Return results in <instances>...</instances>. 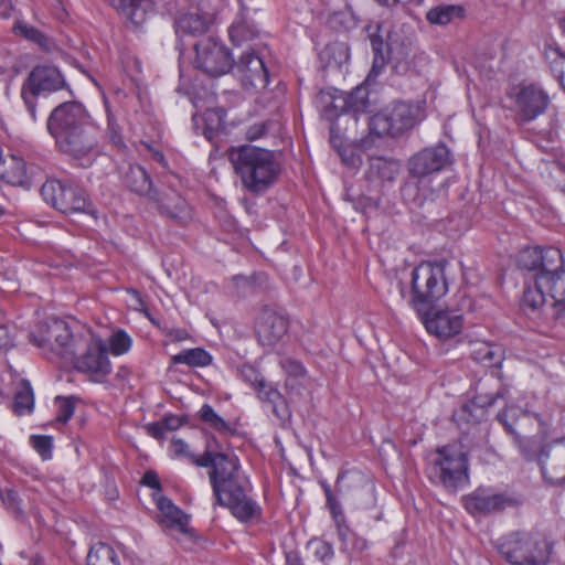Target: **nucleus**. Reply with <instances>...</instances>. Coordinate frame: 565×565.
<instances>
[{
    "label": "nucleus",
    "mask_w": 565,
    "mask_h": 565,
    "mask_svg": "<svg viewBox=\"0 0 565 565\" xmlns=\"http://www.w3.org/2000/svg\"><path fill=\"white\" fill-rule=\"evenodd\" d=\"M541 434L542 436L540 438L534 435L530 437L513 439L521 456L526 461L536 460L539 462L540 451L544 448V446L541 445V441L545 438V431Z\"/></svg>",
    "instance_id": "obj_44"
},
{
    "label": "nucleus",
    "mask_w": 565,
    "mask_h": 565,
    "mask_svg": "<svg viewBox=\"0 0 565 565\" xmlns=\"http://www.w3.org/2000/svg\"><path fill=\"white\" fill-rule=\"evenodd\" d=\"M86 562L87 565H120L116 551L104 542L90 546Z\"/></svg>",
    "instance_id": "obj_38"
},
{
    "label": "nucleus",
    "mask_w": 565,
    "mask_h": 565,
    "mask_svg": "<svg viewBox=\"0 0 565 565\" xmlns=\"http://www.w3.org/2000/svg\"><path fill=\"white\" fill-rule=\"evenodd\" d=\"M369 107L367 89L358 87L351 93V104L340 113V116L333 122H341L343 134H348L355 139L360 117L366 114Z\"/></svg>",
    "instance_id": "obj_23"
},
{
    "label": "nucleus",
    "mask_w": 565,
    "mask_h": 565,
    "mask_svg": "<svg viewBox=\"0 0 565 565\" xmlns=\"http://www.w3.org/2000/svg\"><path fill=\"white\" fill-rule=\"evenodd\" d=\"M34 407V395L31 384L28 380H22L14 394L13 411L17 415L31 413Z\"/></svg>",
    "instance_id": "obj_42"
},
{
    "label": "nucleus",
    "mask_w": 565,
    "mask_h": 565,
    "mask_svg": "<svg viewBox=\"0 0 565 565\" xmlns=\"http://www.w3.org/2000/svg\"><path fill=\"white\" fill-rule=\"evenodd\" d=\"M425 118L420 103L393 102L381 111L367 118L370 132L377 137L396 138L412 130Z\"/></svg>",
    "instance_id": "obj_6"
},
{
    "label": "nucleus",
    "mask_w": 565,
    "mask_h": 565,
    "mask_svg": "<svg viewBox=\"0 0 565 565\" xmlns=\"http://www.w3.org/2000/svg\"><path fill=\"white\" fill-rule=\"evenodd\" d=\"M487 408L488 407L472 405L471 399L469 404H465L458 412L454 414V418L460 428H462L463 424L467 426L476 425L486 417Z\"/></svg>",
    "instance_id": "obj_45"
},
{
    "label": "nucleus",
    "mask_w": 565,
    "mask_h": 565,
    "mask_svg": "<svg viewBox=\"0 0 565 565\" xmlns=\"http://www.w3.org/2000/svg\"><path fill=\"white\" fill-rule=\"evenodd\" d=\"M273 396L276 398L275 402H271V411L274 415L278 418L281 424L287 423L291 413L289 411L288 404L284 396L280 393H273Z\"/></svg>",
    "instance_id": "obj_52"
},
{
    "label": "nucleus",
    "mask_w": 565,
    "mask_h": 565,
    "mask_svg": "<svg viewBox=\"0 0 565 565\" xmlns=\"http://www.w3.org/2000/svg\"><path fill=\"white\" fill-rule=\"evenodd\" d=\"M340 541L342 542L345 550L351 551L352 554L360 555L362 554L366 547L367 542L365 539L358 536L353 533L349 525L347 524V533L345 536L339 535Z\"/></svg>",
    "instance_id": "obj_49"
},
{
    "label": "nucleus",
    "mask_w": 565,
    "mask_h": 565,
    "mask_svg": "<svg viewBox=\"0 0 565 565\" xmlns=\"http://www.w3.org/2000/svg\"><path fill=\"white\" fill-rule=\"evenodd\" d=\"M147 434L158 440L164 438L167 434V429L162 423V420L150 423L146 426Z\"/></svg>",
    "instance_id": "obj_63"
},
{
    "label": "nucleus",
    "mask_w": 565,
    "mask_h": 565,
    "mask_svg": "<svg viewBox=\"0 0 565 565\" xmlns=\"http://www.w3.org/2000/svg\"><path fill=\"white\" fill-rule=\"evenodd\" d=\"M0 170L1 179L13 186L30 189L32 185L33 167L28 168L25 161L17 156H11L9 160H2Z\"/></svg>",
    "instance_id": "obj_28"
},
{
    "label": "nucleus",
    "mask_w": 565,
    "mask_h": 565,
    "mask_svg": "<svg viewBox=\"0 0 565 565\" xmlns=\"http://www.w3.org/2000/svg\"><path fill=\"white\" fill-rule=\"evenodd\" d=\"M227 159L242 189L254 196L263 195L274 186L281 172L274 151L252 145L231 147Z\"/></svg>",
    "instance_id": "obj_2"
},
{
    "label": "nucleus",
    "mask_w": 565,
    "mask_h": 565,
    "mask_svg": "<svg viewBox=\"0 0 565 565\" xmlns=\"http://www.w3.org/2000/svg\"><path fill=\"white\" fill-rule=\"evenodd\" d=\"M425 472L431 483L457 491L469 483L468 454L456 441L437 447L428 457Z\"/></svg>",
    "instance_id": "obj_4"
},
{
    "label": "nucleus",
    "mask_w": 565,
    "mask_h": 565,
    "mask_svg": "<svg viewBox=\"0 0 565 565\" xmlns=\"http://www.w3.org/2000/svg\"><path fill=\"white\" fill-rule=\"evenodd\" d=\"M195 65L210 76L217 77L231 72L234 57L226 46L209 38L198 42Z\"/></svg>",
    "instance_id": "obj_15"
},
{
    "label": "nucleus",
    "mask_w": 565,
    "mask_h": 565,
    "mask_svg": "<svg viewBox=\"0 0 565 565\" xmlns=\"http://www.w3.org/2000/svg\"><path fill=\"white\" fill-rule=\"evenodd\" d=\"M280 364L284 371L294 377H301L306 373L305 366L297 360L284 359Z\"/></svg>",
    "instance_id": "obj_56"
},
{
    "label": "nucleus",
    "mask_w": 565,
    "mask_h": 565,
    "mask_svg": "<svg viewBox=\"0 0 565 565\" xmlns=\"http://www.w3.org/2000/svg\"><path fill=\"white\" fill-rule=\"evenodd\" d=\"M231 72L246 89L262 90L269 84V70L254 49L243 52L237 61L234 60Z\"/></svg>",
    "instance_id": "obj_16"
},
{
    "label": "nucleus",
    "mask_w": 565,
    "mask_h": 565,
    "mask_svg": "<svg viewBox=\"0 0 565 565\" xmlns=\"http://www.w3.org/2000/svg\"><path fill=\"white\" fill-rule=\"evenodd\" d=\"M117 13L125 19L126 25L139 29L154 13V2L151 0H105Z\"/></svg>",
    "instance_id": "obj_25"
},
{
    "label": "nucleus",
    "mask_w": 565,
    "mask_h": 565,
    "mask_svg": "<svg viewBox=\"0 0 565 565\" xmlns=\"http://www.w3.org/2000/svg\"><path fill=\"white\" fill-rule=\"evenodd\" d=\"M370 41L374 58L369 76H377L388 61L390 49L379 34H371Z\"/></svg>",
    "instance_id": "obj_43"
},
{
    "label": "nucleus",
    "mask_w": 565,
    "mask_h": 565,
    "mask_svg": "<svg viewBox=\"0 0 565 565\" xmlns=\"http://www.w3.org/2000/svg\"><path fill=\"white\" fill-rule=\"evenodd\" d=\"M409 303L417 315H426L448 290L444 266L422 263L412 270Z\"/></svg>",
    "instance_id": "obj_7"
},
{
    "label": "nucleus",
    "mask_w": 565,
    "mask_h": 565,
    "mask_svg": "<svg viewBox=\"0 0 565 565\" xmlns=\"http://www.w3.org/2000/svg\"><path fill=\"white\" fill-rule=\"evenodd\" d=\"M508 390L493 375L481 377L475 385L472 405L491 407L498 398H505Z\"/></svg>",
    "instance_id": "obj_29"
},
{
    "label": "nucleus",
    "mask_w": 565,
    "mask_h": 565,
    "mask_svg": "<svg viewBox=\"0 0 565 565\" xmlns=\"http://www.w3.org/2000/svg\"><path fill=\"white\" fill-rule=\"evenodd\" d=\"M212 355L202 348L186 349L171 358L172 364H186L192 367H203L212 363Z\"/></svg>",
    "instance_id": "obj_40"
},
{
    "label": "nucleus",
    "mask_w": 565,
    "mask_h": 565,
    "mask_svg": "<svg viewBox=\"0 0 565 565\" xmlns=\"http://www.w3.org/2000/svg\"><path fill=\"white\" fill-rule=\"evenodd\" d=\"M149 201L157 205L160 214L170 218H183L188 209L185 200L172 188L168 190L154 189Z\"/></svg>",
    "instance_id": "obj_27"
},
{
    "label": "nucleus",
    "mask_w": 565,
    "mask_h": 565,
    "mask_svg": "<svg viewBox=\"0 0 565 565\" xmlns=\"http://www.w3.org/2000/svg\"><path fill=\"white\" fill-rule=\"evenodd\" d=\"M426 330L439 340H448L460 334L463 328L462 316L451 311L427 310L426 315H418Z\"/></svg>",
    "instance_id": "obj_22"
},
{
    "label": "nucleus",
    "mask_w": 565,
    "mask_h": 565,
    "mask_svg": "<svg viewBox=\"0 0 565 565\" xmlns=\"http://www.w3.org/2000/svg\"><path fill=\"white\" fill-rule=\"evenodd\" d=\"M141 484L154 490H161V483L158 473L154 470H147L143 473Z\"/></svg>",
    "instance_id": "obj_64"
},
{
    "label": "nucleus",
    "mask_w": 565,
    "mask_h": 565,
    "mask_svg": "<svg viewBox=\"0 0 565 565\" xmlns=\"http://www.w3.org/2000/svg\"><path fill=\"white\" fill-rule=\"evenodd\" d=\"M62 89H70V85L57 66L44 63L35 65L30 71L21 86V98L32 120L38 119L39 96H46Z\"/></svg>",
    "instance_id": "obj_9"
},
{
    "label": "nucleus",
    "mask_w": 565,
    "mask_h": 565,
    "mask_svg": "<svg viewBox=\"0 0 565 565\" xmlns=\"http://www.w3.org/2000/svg\"><path fill=\"white\" fill-rule=\"evenodd\" d=\"M157 507L162 515L161 523L170 527H178L182 533H188L189 516L169 498L160 495L157 499Z\"/></svg>",
    "instance_id": "obj_32"
},
{
    "label": "nucleus",
    "mask_w": 565,
    "mask_h": 565,
    "mask_svg": "<svg viewBox=\"0 0 565 565\" xmlns=\"http://www.w3.org/2000/svg\"><path fill=\"white\" fill-rule=\"evenodd\" d=\"M497 548L511 565H546L553 543L539 532L515 531L500 539Z\"/></svg>",
    "instance_id": "obj_5"
},
{
    "label": "nucleus",
    "mask_w": 565,
    "mask_h": 565,
    "mask_svg": "<svg viewBox=\"0 0 565 565\" xmlns=\"http://www.w3.org/2000/svg\"><path fill=\"white\" fill-rule=\"evenodd\" d=\"M539 465L547 483L558 486L565 482V437L544 446L540 451Z\"/></svg>",
    "instance_id": "obj_21"
},
{
    "label": "nucleus",
    "mask_w": 565,
    "mask_h": 565,
    "mask_svg": "<svg viewBox=\"0 0 565 565\" xmlns=\"http://www.w3.org/2000/svg\"><path fill=\"white\" fill-rule=\"evenodd\" d=\"M198 417L204 425L221 435H234L236 433L207 403L202 405L198 412Z\"/></svg>",
    "instance_id": "obj_39"
},
{
    "label": "nucleus",
    "mask_w": 565,
    "mask_h": 565,
    "mask_svg": "<svg viewBox=\"0 0 565 565\" xmlns=\"http://www.w3.org/2000/svg\"><path fill=\"white\" fill-rule=\"evenodd\" d=\"M174 28L177 34L196 36L207 31L209 23L201 14L188 12L175 19Z\"/></svg>",
    "instance_id": "obj_34"
},
{
    "label": "nucleus",
    "mask_w": 565,
    "mask_h": 565,
    "mask_svg": "<svg viewBox=\"0 0 565 565\" xmlns=\"http://www.w3.org/2000/svg\"><path fill=\"white\" fill-rule=\"evenodd\" d=\"M131 347V338L124 331L118 330L109 338V350L114 355L126 353Z\"/></svg>",
    "instance_id": "obj_51"
},
{
    "label": "nucleus",
    "mask_w": 565,
    "mask_h": 565,
    "mask_svg": "<svg viewBox=\"0 0 565 565\" xmlns=\"http://www.w3.org/2000/svg\"><path fill=\"white\" fill-rule=\"evenodd\" d=\"M0 500L6 510L15 519H20L24 515L23 509L21 507L22 500L15 490L10 488L2 490Z\"/></svg>",
    "instance_id": "obj_47"
},
{
    "label": "nucleus",
    "mask_w": 565,
    "mask_h": 565,
    "mask_svg": "<svg viewBox=\"0 0 565 565\" xmlns=\"http://www.w3.org/2000/svg\"><path fill=\"white\" fill-rule=\"evenodd\" d=\"M470 358L487 367H494L501 365L503 351L497 344L477 341L470 343Z\"/></svg>",
    "instance_id": "obj_33"
},
{
    "label": "nucleus",
    "mask_w": 565,
    "mask_h": 565,
    "mask_svg": "<svg viewBox=\"0 0 565 565\" xmlns=\"http://www.w3.org/2000/svg\"><path fill=\"white\" fill-rule=\"evenodd\" d=\"M122 182L129 191L148 200L154 191L149 173L139 164H129L122 174Z\"/></svg>",
    "instance_id": "obj_30"
},
{
    "label": "nucleus",
    "mask_w": 565,
    "mask_h": 565,
    "mask_svg": "<svg viewBox=\"0 0 565 565\" xmlns=\"http://www.w3.org/2000/svg\"><path fill=\"white\" fill-rule=\"evenodd\" d=\"M242 377L252 384V386L255 388V386L264 380V377L258 373V371L248 365L244 366L241 371Z\"/></svg>",
    "instance_id": "obj_60"
},
{
    "label": "nucleus",
    "mask_w": 565,
    "mask_h": 565,
    "mask_svg": "<svg viewBox=\"0 0 565 565\" xmlns=\"http://www.w3.org/2000/svg\"><path fill=\"white\" fill-rule=\"evenodd\" d=\"M452 163L454 156L444 142L415 152L406 162L407 179L401 188L403 200L415 207L423 206L433 195V178Z\"/></svg>",
    "instance_id": "obj_3"
},
{
    "label": "nucleus",
    "mask_w": 565,
    "mask_h": 565,
    "mask_svg": "<svg viewBox=\"0 0 565 565\" xmlns=\"http://www.w3.org/2000/svg\"><path fill=\"white\" fill-rule=\"evenodd\" d=\"M56 403L58 405V414L56 416V420L60 423H67L74 414L75 409V401L74 397H56Z\"/></svg>",
    "instance_id": "obj_53"
},
{
    "label": "nucleus",
    "mask_w": 565,
    "mask_h": 565,
    "mask_svg": "<svg viewBox=\"0 0 565 565\" xmlns=\"http://www.w3.org/2000/svg\"><path fill=\"white\" fill-rule=\"evenodd\" d=\"M337 152L339 153L342 162L349 167H355L358 161H360L359 156H356L348 145Z\"/></svg>",
    "instance_id": "obj_62"
},
{
    "label": "nucleus",
    "mask_w": 565,
    "mask_h": 565,
    "mask_svg": "<svg viewBox=\"0 0 565 565\" xmlns=\"http://www.w3.org/2000/svg\"><path fill=\"white\" fill-rule=\"evenodd\" d=\"M71 361L77 371L89 374L96 382H103L111 372L108 349L102 339H90L85 353Z\"/></svg>",
    "instance_id": "obj_19"
},
{
    "label": "nucleus",
    "mask_w": 565,
    "mask_h": 565,
    "mask_svg": "<svg viewBox=\"0 0 565 565\" xmlns=\"http://www.w3.org/2000/svg\"><path fill=\"white\" fill-rule=\"evenodd\" d=\"M495 419L503 426L504 431L513 439L533 436L535 428L544 433V422L536 413L523 411L514 404L505 405L497 415Z\"/></svg>",
    "instance_id": "obj_17"
},
{
    "label": "nucleus",
    "mask_w": 565,
    "mask_h": 565,
    "mask_svg": "<svg viewBox=\"0 0 565 565\" xmlns=\"http://www.w3.org/2000/svg\"><path fill=\"white\" fill-rule=\"evenodd\" d=\"M514 104V121L518 125H526L545 114L551 98L540 85L521 83L514 87L511 95Z\"/></svg>",
    "instance_id": "obj_12"
},
{
    "label": "nucleus",
    "mask_w": 565,
    "mask_h": 565,
    "mask_svg": "<svg viewBox=\"0 0 565 565\" xmlns=\"http://www.w3.org/2000/svg\"><path fill=\"white\" fill-rule=\"evenodd\" d=\"M30 444L43 460L52 458L53 438L47 435H32Z\"/></svg>",
    "instance_id": "obj_50"
},
{
    "label": "nucleus",
    "mask_w": 565,
    "mask_h": 565,
    "mask_svg": "<svg viewBox=\"0 0 565 565\" xmlns=\"http://www.w3.org/2000/svg\"><path fill=\"white\" fill-rule=\"evenodd\" d=\"M107 137L116 148L124 149L126 147L120 131V127L109 114L107 125Z\"/></svg>",
    "instance_id": "obj_55"
},
{
    "label": "nucleus",
    "mask_w": 565,
    "mask_h": 565,
    "mask_svg": "<svg viewBox=\"0 0 565 565\" xmlns=\"http://www.w3.org/2000/svg\"><path fill=\"white\" fill-rule=\"evenodd\" d=\"M46 129L57 151L87 168L99 156L98 140L89 126L85 106L76 100L57 105L47 117Z\"/></svg>",
    "instance_id": "obj_1"
},
{
    "label": "nucleus",
    "mask_w": 565,
    "mask_h": 565,
    "mask_svg": "<svg viewBox=\"0 0 565 565\" xmlns=\"http://www.w3.org/2000/svg\"><path fill=\"white\" fill-rule=\"evenodd\" d=\"M466 15L467 11L463 6L441 3L431 7L425 18L431 25L446 26L465 20Z\"/></svg>",
    "instance_id": "obj_31"
},
{
    "label": "nucleus",
    "mask_w": 565,
    "mask_h": 565,
    "mask_svg": "<svg viewBox=\"0 0 565 565\" xmlns=\"http://www.w3.org/2000/svg\"><path fill=\"white\" fill-rule=\"evenodd\" d=\"M13 32L21 38L35 43L44 51L51 50L52 41L42 31L24 21H17L13 26Z\"/></svg>",
    "instance_id": "obj_41"
},
{
    "label": "nucleus",
    "mask_w": 565,
    "mask_h": 565,
    "mask_svg": "<svg viewBox=\"0 0 565 565\" xmlns=\"http://www.w3.org/2000/svg\"><path fill=\"white\" fill-rule=\"evenodd\" d=\"M330 145L337 151L345 147V140L353 139L350 135L343 134L341 122H330Z\"/></svg>",
    "instance_id": "obj_54"
},
{
    "label": "nucleus",
    "mask_w": 565,
    "mask_h": 565,
    "mask_svg": "<svg viewBox=\"0 0 565 565\" xmlns=\"http://www.w3.org/2000/svg\"><path fill=\"white\" fill-rule=\"evenodd\" d=\"M239 468L238 458L234 455L226 454L216 457V462L209 472L216 503H223L222 491L247 480V477L241 473Z\"/></svg>",
    "instance_id": "obj_20"
},
{
    "label": "nucleus",
    "mask_w": 565,
    "mask_h": 565,
    "mask_svg": "<svg viewBox=\"0 0 565 565\" xmlns=\"http://www.w3.org/2000/svg\"><path fill=\"white\" fill-rule=\"evenodd\" d=\"M289 329V317L284 310L264 306L260 308L254 324L258 343L265 348H274L282 341Z\"/></svg>",
    "instance_id": "obj_13"
},
{
    "label": "nucleus",
    "mask_w": 565,
    "mask_h": 565,
    "mask_svg": "<svg viewBox=\"0 0 565 565\" xmlns=\"http://www.w3.org/2000/svg\"><path fill=\"white\" fill-rule=\"evenodd\" d=\"M399 172V164L395 160H388L382 157L370 160L369 175L383 183H393Z\"/></svg>",
    "instance_id": "obj_35"
},
{
    "label": "nucleus",
    "mask_w": 565,
    "mask_h": 565,
    "mask_svg": "<svg viewBox=\"0 0 565 565\" xmlns=\"http://www.w3.org/2000/svg\"><path fill=\"white\" fill-rule=\"evenodd\" d=\"M31 342L42 349L49 360H74L78 347L68 324L58 318L40 322L31 334Z\"/></svg>",
    "instance_id": "obj_8"
},
{
    "label": "nucleus",
    "mask_w": 565,
    "mask_h": 565,
    "mask_svg": "<svg viewBox=\"0 0 565 565\" xmlns=\"http://www.w3.org/2000/svg\"><path fill=\"white\" fill-rule=\"evenodd\" d=\"M228 34L232 43L241 46L243 43L255 39L258 35V29L253 21L242 15L233 22Z\"/></svg>",
    "instance_id": "obj_37"
},
{
    "label": "nucleus",
    "mask_w": 565,
    "mask_h": 565,
    "mask_svg": "<svg viewBox=\"0 0 565 565\" xmlns=\"http://www.w3.org/2000/svg\"><path fill=\"white\" fill-rule=\"evenodd\" d=\"M186 422V416L167 415L162 418V423L167 431L175 430L183 426Z\"/></svg>",
    "instance_id": "obj_61"
},
{
    "label": "nucleus",
    "mask_w": 565,
    "mask_h": 565,
    "mask_svg": "<svg viewBox=\"0 0 565 565\" xmlns=\"http://www.w3.org/2000/svg\"><path fill=\"white\" fill-rule=\"evenodd\" d=\"M255 391L257 392V395L258 397L263 401V402H267V403H271V402H275V397L273 396V393H280L278 390H276L275 387H273L271 385H269L268 383H266L265 380H263L262 382H259L256 386H255Z\"/></svg>",
    "instance_id": "obj_57"
},
{
    "label": "nucleus",
    "mask_w": 565,
    "mask_h": 565,
    "mask_svg": "<svg viewBox=\"0 0 565 565\" xmlns=\"http://www.w3.org/2000/svg\"><path fill=\"white\" fill-rule=\"evenodd\" d=\"M465 509L473 518L499 514L507 509L523 504L521 494L510 491L495 492L491 488L479 487L462 498Z\"/></svg>",
    "instance_id": "obj_11"
},
{
    "label": "nucleus",
    "mask_w": 565,
    "mask_h": 565,
    "mask_svg": "<svg viewBox=\"0 0 565 565\" xmlns=\"http://www.w3.org/2000/svg\"><path fill=\"white\" fill-rule=\"evenodd\" d=\"M307 548L313 554L317 561L326 565L334 556L332 544L320 539H311L307 544Z\"/></svg>",
    "instance_id": "obj_46"
},
{
    "label": "nucleus",
    "mask_w": 565,
    "mask_h": 565,
    "mask_svg": "<svg viewBox=\"0 0 565 565\" xmlns=\"http://www.w3.org/2000/svg\"><path fill=\"white\" fill-rule=\"evenodd\" d=\"M320 486L323 489L326 495V504L329 509L331 516L335 523L338 535L345 536L347 533V519L342 510L341 503L334 495L330 484L327 481H320Z\"/></svg>",
    "instance_id": "obj_36"
},
{
    "label": "nucleus",
    "mask_w": 565,
    "mask_h": 565,
    "mask_svg": "<svg viewBox=\"0 0 565 565\" xmlns=\"http://www.w3.org/2000/svg\"><path fill=\"white\" fill-rule=\"evenodd\" d=\"M218 455H213V452L209 449L205 448L204 452L202 456H191V462L198 467H210L213 469L215 462H216V457Z\"/></svg>",
    "instance_id": "obj_58"
},
{
    "label": "nucleus",
    "mask_w": 565,
    "mask_h": 565,
    "mask_svg": "<svg viewBox=\"0 0 565 565\" xmlns=\"http://www.w3.org/2000/svg\"><path fill=\"white\" fill-rule=\"evenodd\" d=\"M351 104V93L344 94L338 90H320L315 105L326 120L333 122L349 105Z\"/></svg>",
    "instance_id": "obj_26"
},
{
    "label": "nucleus",
    "mask_w": 565,
    "mask_h": 565,
    "mask_svg": "<svg viewBox=\"0 0 565 565\" xmlns=\"http://www.w3.org/2000/svg\"><path fill=\"white\" fill-rule=\"evenodd\" d=\"M562 254V250L554 246L527 247L520 252L518 265L521 269L535 271V274L545 273L557 263Z\"/></svg>",
    "instance_id": "obj_24"
},
{
    "label": "nucleus",
    "mask_w": 565,
    "mask_h": 565,
    "mask_svg": "<svg viewBox=\"0 0 565 565\" xmlns=\"http://www.w3.org/2000/svg\"><path fill=\"white\" fill-rule=\"evenodd\" d=\"M534 285L547 291L553 299V317L556 320L565 319V259L563 254L557 263L545 273L534 275Z\"/></svg>",
    "instance_id": "obj_18"
},
{
    "label": "nucleus",
    "mask_w": 565,
    "mask_h": 565,
    "mask_svg": "<svg viewBox=\"0 0 565 565\" xmlns=\"http://www.w3.org/2000/svg\"><path fill=\"white\" fill-rule=\"evenodd\" d=\"M252 491L249 480L239 482L222 491L223 503L218 505L226 507L231 513L241 522H259L263 510L260 505L249 495Z\"/></svg>",
    "instance_id": "obj_14"
},
{
    "label": "nucleus",
    "mask_w": 565,
    "mask_h": 565,
    "mask_svg": "<svg viewBox=\"0 0 565 565\" xmlns=\"http://www.w3.org/2000/svg\"><path fill=\"white\" fill-rule=\"evenodd\" d=\"M171 451L174 457H178V458L185 457L189 460H191V456L194 455L189 450L188 444L183 439H180V438H172Z\"/></svg>",
    "instance_id": "obj_59"
},
{
    "label": "nucleus",
    "mask_w": 565,
    "mask_h": 565,
    "mask_svg": "<svg viewBox=\"0 0 565 565\" xmlns=\"http://www.w3.org/2000/svg\"><path fill=\"white\" fill-rule=\"evenodd\" d=\"M545 296H547V291H544L539 286L535 285L534 288L527 287L523 292L522 305L524 308L536 310L545 302Z\"/></svg>",
    "instance_id": "obj_48"
},
{
    "label": "nucleus",
    "mask_w": 565,
    "mask_h": 565,
    "mask_svg": "<svg viewBox=\"0 0 565 565\" xmlns=\"http://www.w3.org/2000/svg\"><path fill=\"white\" fill-rule=\"evenodd\" d=\"M41 195L54 209L64 214L81 212L95 215L96 213L87 192L67 181H46L41 188Z\"/></svg>",
    "instance_id": "obj_10"
}]
</instances>
